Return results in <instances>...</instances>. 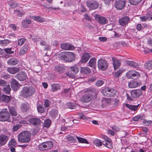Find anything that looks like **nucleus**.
Segmentation results:
<instances>
[{
	"label": "nucleus",
	"mask_w": 152,
	"mask_h": 152,
	"mask_svg": "<svg viewBox=\"0 0 152 152\" xmlns=\"http://www.w3.org/2000/svg\"><path fill=\"white\" fill-rule=\"evenodd\" d=\"M29 49V47L27 45L25 44L20 49V55H23L25 54Z\"/></svg>",
	"instance_id": "e433bc0d"
},
{
	"label": "nucleus",
	"mask_w": 152,
	"mask_h": 152,
	"mask_svg": "<svg viewBox=\"0 0 152 152\" xmlns=\"http://www.w3.org/2000/svg\"><path fill=\"white\" fill-rule=\"evenodd\" d=\"M10 111L12 116H16L17 115L16 109L14 107H9Z\"/></svg>",
	"instance_id": "c03bdc74"
},
{
	"label": "nucleus",
	"mask_w": 152,
	"mask_h": 152,
	"mask_svg": "<svg viewBox=\"0 0 152 152\" xmlns=\"http://www.w3.org/2000/svg\"><path fill=\"white\" fill-rule=\"evenodd\" d=\"M15 12H17V16L19 17H20L22 16L23 15H24V13L22 12L21 11L19 10H15Z\"/></svg>",
	"instance_id": "052dcab7"
},
{
	"label": "nucleus",
	"mask_w": 152,
	"mask_h": 152,
	"mask_svg": "<svg viewBox=\"0 0 152 152\" xmlns=\"http://www.w3.org/2000/svg\"><path fill=\"white\" fill-rule=\"evenodd\" d=\"M65 69L63 66L58 65L56 66L54 68V70L57 72L63 73L64 72Z\"/></svg>",
	"instance_id": "bb28decb"
},
{
	"label": "nucleus",
	"mask_w": 152,
	"mask_h": 152,
	"mask_svg": "<svg viewBox=\"0 0 152 152\" xmlns=\"http://www.w3.org/2000/svg\"><path fill=\"white\" fill-rule=\"evenodd\" d=\"M151 12H149L147 13L146 15L144 16H140V20L142 22H144L147 20H150L152 19V17L150 15V14L151 13Z\"/></svg>",
	"instance_id": "a878e982"
},
{
	"label": "nucleus",
	"mask_w": 152,
	"mask_h": 152,
	"mask_svg": "<svg viewBox=\"0 0 152 152\" xmlns=\"http://www.w3.org/2000/svg\"><path fill=\"white\" fill-rule=\"evenodd\" d=\"M77 140L78 142L80 143L89 144V142L86 139L77 136Z\"/></svg>",
	"instance_id": "79ce46f5"
},
{
	"label": "nucleus",
	"mask_w": 152,
	"mask_h": 152,
	"mask_svg": "<svg viewBox=\"0 0 152 152\" xmlns=\"http://www.w3.org/2000/svg\"><path fill=\"white\" fill-rule=\"evenodd\" d=\"M140 76L139 73L135 71H129L126 74V76L128 78L133 79H137Z\"/></svg>",
	"instance_id": "1a4fd4ad"
},
{
	"label": "nucleus",
	"mask_w": 152,
	"mask_h": 152,
	"mask_svg": "<svg viewBox=\"0 0 152 152\" xmlns=\"http://www.w3.org/2000/svg\"><path fill=\"white\" fill-rule=\"evenodd\" d=\"M53 146L51 142L48 141L42 143L40 144L39 147V149L41 151L52 148Z\"/></svg>",
	"instance_id": "423d86ee"
},
{
	"label": "nucleus",
	"mask_w": 152,
	"mask_h": 152,
	"mask_svg": "<svg viewBox=\"0 0 152 152\" xmlns=\"http://www.w3.org/2000/svg\"><path fill=\"white\" fill-rule=\"evenodd\" d=\"M112 61H113V64L114 69L116 70L119 68L121 65L120 60L114 57H113Z\"/></svg>",
	"instance_id": "f3484780"
},
{
	"label": "nucleus",
	"mask_w": 152,
	"mask_h": 152,
	"mask_svg": "<svg viewBox=\"0 0 152 152\" xmlns=\"http://www.w3.org/2000/svg\"><path fill=\"white\" fill-rule=\"evenodd\" d=\"M101 92L104 96L110 97L113 96L116 93V91L114 89L108 88L103 89Z\"/></svg>",
	"instance_id": "39448f33"
},
{
	"label": "nucleus",
	"mask_w": 152,
	"mask_h": 152,
	"mask_svg": "<svg viewBox=\"0 0 152 152\" xmlns=\"http://www.w3.org/2000/svg\"><path fill=\"white\" fill-rule=\"evenodd\" d=\"M10 96L5 95H1L0 97V100L4 102H8L10 99Z\"/></svg>",
	"instance_id": "c9c22d12"
},
{
	"label": "nucleus",
	"mask_w": 152,
	"mask_h": 152,
	"mask_svg": "<svg viewBox=\"0 0 152 152\" xmlns=\"http://www.w3.org/2000/svg\"><path fill=\"white\" fill-rule=\"evenodd\" d=\"M61 85L58 83H54L51 85V90L53 92L57 91L60 88Z\"/></svg>",
	"instance_id": "cd10ccee"
},
{
	"label": "nucleus",
	"mask_w": 152,
	"mask_h": 152,
	"mask_svg": "<svg viewBox=\"0 0 152 152\" xmlns=\"http://www.w3.org/2000/svg\"><path fill=\"white\" fill-rule=\"evenodd\" d=\"M9 137L4 134L0 135V145H3L8 140Z\"/></svg>",
	"instance_id": "412c9836"
},
{
	"label": "nucleus",
	"mask_w": 152,
	"mask_h": 152,
	"mask_svg": "<svg viewBox=\"0 0 152 152\" xmlns=\"http://www.w3.org/2000/svg\"><path fill=\"white\" fill-rule=\"evenodd\" d=\"M4 50L6 53L8 54H12L14 53V51H12L11 48H6L4 49Z\"/></svg>",
	"instance_id": "13d9d810"
},
{
	"label": "nucleus",
	"mask_w": 152,
	"mask_h": 152,
	"mask_svg": "<svg viewBox=\"0 0 152 152\" xmlns=\"http://www.w3.org/2000/svg\"><path fill=\"white\" fill-rule=\"evenodd\" d=\"M30 38L34 42H37L39 41L41 39L40 36H37L34 35H30Z\"/></svg>",
	"instance_id": "3c124183"
},
{
	"label": "nucleus",
	"mask_w": 152,
	"mask_h": 152,
	"mask_svg": "<svg viewBox=\"0 0 152 152\" xmlns=\"http://www.w3.org/2000/svg\"><path fill=\"white\" fill-rule=\"evenodd\" d=\"M125 6V2L124 0H120L116 2L115 6L119 10L122 9Z\"/></svg>",
	"instance_id": "6ab92c4d"
},
{
	"label": "nucleus",
	"mask_w": 152,
	"mask_h": 152,
	"mask_svg": "<svg viewBox=\"0 0 152 152\" xmlns=\"http://www.w3.org/2000/svg\"><path fill=\"white\" fill-rule=\"evenodd\" d=\"M96 80V77L95 76H92L90 77L88 79V81L89 83H91L94 81Z\"/></svg>",
	"instance_id": "338daca9"
},
{
	"label": "nucleus",
	"mask_w": 152,
	"mask_h": 152,
	"mask_svg": "<svg viewBox=\"0 0 152 152\" xmlns=\"http://www.w3.org/2000/svg\"><path fill=\"white\" fill-rule=\"evenodd\" d=\"M37 109L38 112L41 113H43L45 110L42 104L39 102L37 103Z\"/></svg>",
	"instance_id": "c756f323"
},
{
	"label": "nucleus",
	"mask_w": 152,
	"mask_h": 152,
	"mask_svg": "<svg viewBox=\"0 0 152 152\" xmlns=\"http://www.w3.org/2000/svg\"><path fill=\"white\" fill-rule=\"evenodd\" d=\"M78 10L82 12H84L86 11V9L82 5H81L78 7Z\"/></svg>",
	"instance_id": "774afa93"
},
{
	"label": "nucleus",
	"mask_w": 152,
	"mask_h": 152,
	"mask_svg": "<svg viewBox=\"0 0 152 152\" xmlns=\"http://www.w3.org/2000/svg\"><path fill=\"white\" fill-rule=\"evenodd\" d=\"M7 63L10 65H15L18 63V61L16 58H12L9 59Z\"/></svg>",
	"instance_id": "c85d7f7f"
},
{
	"label": "nucleus",
	"mask_w": 152,
	"mask_h": 152,
	"mask_svg": "<svg viewBox=\"0 0 152 152\" xmlns=\"http://www.w3.org/2000/svg\"><path fill=\"white\" fill-rule=\"evenodd\" d=\"M60 47L64 50H71L75 49L74 46L69 43H63L61 45Z\"/></svg>",
	"instance_id": "f8f14e48"
},
{
	"label": "nucleus",
	"mask_w": 152,
	"mask_h": 152,
	"mask_svg": "<svg viewBox=\"0 0 152 152\" xmlns=\"http://www.w3.org/2000/svg\"><path fill=\"white\" fill-rule=\"evenodd\" d=\"M10 90L11 88L9 84L4 87L3 89V91L4 93L7 94H9L10 93Z\"/></svg>",
	"instance_id": "49530a36"
},
{
	"label": "nucleus",
	"mask_w": 152,
	"mask_h": 152,
	"mask_svg": "<svg viewBox=\"0 0 152 152\" xmlns=\"http://www.w3.org/2000/svg\"><path fill=\"white\" fill-rule=\"evenodd\" d=\"M145 69H150L152 68V61H148L145 63L144 64Z\"/></svg>",
	"instance_id": "37998d69"
},
{
	"label": "nucleus",
	"mask_w": 152,
	"mask_h": 152,
	"mask_svg": "<svg viewBox=\"0 0 152 152\" xmlns=\"http://www.w3.org/2000/svg\"><path fill=\"white\" fill-rule=\"evenodd\" d=\"M85 91L86 94L80 98V100L84 102H90L93 98V93H96L95 89L94 88H89L85 89Z\"/></svg>",
	"instance_id": "f257e3e1"
},
{
	"label": "nucleus",
	"mask_w": 152,
	"mask_h": 152,
	"mask_svg": "<svg viewBox=\"0 0 152 152\" xmlns=\"http://www.w3.org/2000/svg\"><path fill=\"white\" fill-rule=\"evenodd\" d=\"M31 137V134L29 132L23 131L18 136V141L22 143H28L30 142Z\"/></svg>",
	"instance_id": "f03ea898"
},
{
	"label": "nucleus",
	"mask_w": 152,
	"mask_h": 152,
	"mask_svg": "<svg viewBox=\"0 0 152 152\" xmlns=\"http://www.w3.org/2000/svg\"><path fill=\"white\" fill-rule=\"evenodd\" d=\"M145 117V115L143 114L139 115L133 118V120L134 121H138L144 120Z\"/></svg>",
	"instance_id": "58836bf2"
},
{
	"label": "nucleus",
	"mask_w": 152,
	"mask_h": 152,
	"mask_svg": "<svg viewBox=\"0 0 152 152\" xmlns=\"http://www.w3.org/2000/svg\"><path fill=\"white\" fill-rule=\"evenodd\" d=\"M8 85L6 81L4 80L0 79V86H1L4 87L6 86L7 85Z\"/></svg>",
	"instance_id": "4d7b16f0"
},
{
	"label": "nucleus",
	"mask_w": 152,
	"mask_h": 152,
	"mask_svg": "<svg viewBox=\"0 0 152 152\" xmlns=\"http://www.w3.org/2000/svg\"><path fill=\"white\" fill-rule=\"evenodd\" d=\"M113 101V99L110 98H104L102 100L101 106L104 107L107 106V105L111 104Z\"/></svg>",
	"instance_id": "aec40b11"
},
{
	"label": "nucleus",
	"mask_w": 152,
	"mask_h": 152,
	"mask_svg": "<svg viewBox=\"0 0 152 152\" xmlns=\"http://www.w3.org/2000/svg\"><path fill=\"white\" fill-rule=\"evenodd\" d=\"M80 72L81 73L88 74L91 72V70L88 67H81Z\"/></svg>",
	"instance_id": "4c0bfd02"
},
{
	"label": "nucleus",
	"mask_w": 152,
	"mask_h": 152,
	"mask_svg": "<svg viewBox=\"0 0 152 152\" xmlns=\"http://www.w3.org/2000/svg\"><path fill=\"white\" fill-rule=\"evenodd\" d=\"M89 66L94 68L96 65V61L95 58H93L91 59L88 62Z\"/></svg>",
	"instance_id": "f704fd0d"
},
{
	"label": "nucleus",
	"mask_w": 152,
	"mask_h": 152,
	"mask_svg": "<svg viewBox=\"0 0 152 152\" xmlns=\"http://www.w3.org/2000/svg\"><path fill=\"white\" fill-rule=\"evenodd\" d=\"M21 107L22 111L23 112H25L29 110L30 108V106L28 103H25L21 104Z\"/></svg>",
	"instance_id": "72a5a7b5"
},
{
	"label": "nucleus",
	"mask_w": 152,
	"mask_h": 152,
	"mask_svg": "<svg viewBox=\"0 0 152 152\" xmlns=\"http://www.w3.org/2000/svg\"><path fill=\"white\" fill-rule=\"evenodd\" d=\"M51 124V121L49 119H47L44 121L43 126L44 127L48 128Z\"/></svg>",
	"instance_id": "09e8293b"
},
{
	"label": "nucleus",
	"mask_w": 152,
	"mask_h": 152,
	"mask_svg": "<svg viewBox=\"0 0 152 152\" xmlns=\"http://www.w3.org/2000/svg\"><path fill=\"white\" fill-rule=\"evenodd\" d=\"M8 144L10 146L16 147L17 145V143L14 139H12L10 141Z\"/></svg>",
	"instance_id": "603ef678"
},
{
	"label": "nucleus",
	"mask_w": 152,
	"mask_h": 152,
	"mask_svg": "<svg viewBox=\"0 0 152 152\" xmlns=\"http://www.w3.org/2000/svg\"><path fill=\"white\" fill-rule=\"evenodd\" d=\"M75 55L72 52H66L65 61L67 62H71L75 60Z\"/></svg>",
	"instance_id": "9d476101"
},
{
	"label": "nucleus",
	"mask_w": 152,
	"mask_h": 152,
	"mask_svg": "<svg viewBox=\"0 0 152 152\" xmlns=\"http://www.w3.org/2000/svg\"><path fill=\"white\" fill-rule=\"evenodd\" d=\"M51 114L53 117H55L58 115V112L57 110H53L51 112Z\"/></svg>",
	"instance_id": "bf43d9fd"
},
{
	"label": "nucleus",
	"mask_w": 152,
	"mask_h": 152,
	"mask_svg": "<svg viewBox=\"0 0 152 152\" xmlns=\"http://www.w3.org/2000/svg\"><path fill=\"white\" fill-rule=\"evenodd\" d=\"M141 84V83L140 82L132 81L129 83L128 86L130 88H134L140 86Z\"/></svg>",
	"instance_id": "4be33fe9"
},
{
	"label": "nucleus",
	"mask_w": 152,
	"mask_h": 152,
	"mask_svg": "<svg viewBox=\"0 0 152 152\" xmlns=\"http://www.w3.org/2000/svg\"><path fill=\"white\" fill-rule=\"evenodd\" d=\"M29 121L31 124L36 126H40L41 124V120L37 118H31L29 119Z\"/></svg>",
	"instance_id": "2eb2a0df"
},
{
	"label": "nucleus",
	"mask_w": 152,
	"mask_h": 152,
	"mask_svg": "<svg viewBox=\"0 0 152 152\" xmlns=\"http://www.w3.org/2000/svg\"><path fill=\"white\" fill-rule=\"evenodd\" d=\"M50 102V101L48 100L45 99L44 101V105L45 107L47 108L49 107Z\"/></svg>",
	"instance_id": "680f3d73"
},
{
	"label": "nucleus",
	"mask_w": 152,
	"mask_h": 152,
	"mask_svg": "<svg viewBox=\"0 0 152 152\" xmlns=\"http://www.w3.org/2000/svg\"><path fill=\"white\" fill-rule=\"evenodd\" d=\"M31 20L26 18L23 20L22 22V25L23 27L25 28H27L29 24L31 23Z\"/></svg>",
	"instance_id": "7c9ffc66"
},
{
	"label": "nucleus",
	"mask_w": 152,
	"mask_h": 152,
	"mask_svg": "<svg viewBox=\"0 0 152 152\" xmlns=\"http://www.w3.org/2000/svg\"><path fill=\"white\" fill-rule=\"evenodd\" d=\"M130 20L128 16H125L119 19V22L120 25L122 26L127 25Z\"/></svg>",
	"instance_id": "4468645a"
},
{
	"label": "nucleus",
	"mask_w": 152,
	"mask_h": 152,
	"mask_svg": "<svg viewBox=\"0 0 152 152\" xmlns=\"http://www.w3.org/2000/svg\"><path fill=\"white\" fill-rule=\"evenodd\" d=\"M95 19L99 23L102 24H104L107 22V20L105 17L101 16L99 15L96 14L94 16Z\"/></svg>",
	"instance_id": "9b49d317"
},
{
	"label": "nucleus",
	"mask_w": 152,
	"mask_h": 152,
	"mask_svg": "<svg viewBox=\"0 0 152 152\" xmlns=\"http://www.w3.org/2000/svg\"><path fill=\"white\" fill-rule=\"evenodd\" d=\"M122 71L121 70H119L115 72V78H118L120 75L122 73Z\"/></svg>",
	"instance_id": "69168bd1"
},
{
	"label": "nucleus",
	"mask_w": 152,
	"mask_h": 152,
	"mask_svg": "<svg viewBox=\"0 0 152 152\" xmlns=\"http://www.w3.org/2000/svg\"><path fill=\"white\" fill-rule=\"evenodd\" d=\"M20 70L18 68L15 67H9L7 69L8 72L10 74H14L18 72Z\"/></svg>",
	"instance_id": "473e14b6"
},
{
	"label": "nucleus",
	"mask_w": 152,
	"mask_h": 152,
	"mask_svg": "<svg viewBox=\"0 0 152 152\" xmlns=\"http://www.w3.org/2000/svg\"><path fill=\"white\" fill-rule=\"evenodd\" d=\"M103 82L102 80H97L96 83V85L98 86H100L103 84Z\"/></svg>",
	"instance_id": "0e129e2a"
},
{
	"label": "nucleus",
	"mask_w": 152,
	"mask_h": 152,
	"mask_svg": "<svg viewBox=\"0 0 152 152\" xmlns=\"http://www.w3.org/2000/svg\"><path fill=\"white\" fill-rule=\"evenodd\" d=\"M10 84L11 87L13 88L14 90H16L18 89L19 84L16 80L13 79H12L10 81Z\"/></svg>",
	"instance_id": "393cba45"
},
{
	"label": "nucleus",
	"mask_w": 152,
	"mask_h": 152,
	"mask_svg": "<svg viewBox=\"0 0 152 152\" xmlns=\"http://www.w3.org/2000/svg\"><path fill=\"white\" fill-rule=\"evenodd\" d=\"M103 139L104 140L103 141V145L110 149L112 148L113 146L111 140L106 136H103Z\"/></svg>",
	"instance_id": "6e6552de"
},
{
	"label": "nucleus",
	"mask_w": 152,
	"mask_h": 152,
	"mask_svg": "<svg viewBox=\"0 0 152 152\" xmlns=\"http://www.w3.org/2000/svg\"><path fill=\"white\" fill-rule=\"evenodd\" d=\"M26 39L25 38H21L19 39L18 41V45L21 46L22 45L26 42Z\"/></svg>",
	"instance_id": "864d4df0"
},
{
	"label": "nucleus",
	"mask_w": 152,
	"mask_h": 152,
	"mask_svg": "<svg viewBox=\"0 0 152 152\" xmlns=\"http://www.w3.org/2000/svg\"><path fill=\"white\" fill-rule=\"evenodd\" d=\"M126 106L132 111H135L137 109L139 106V104L137 105H132L127 103L126 104Z\"/></svg>",
	"instance_id": "ea45409f"
},
{
	"label": "nucleus",
	"mask_w": 152,
	"mask_h": 152,
	"mask_svg": "<svg viewBox=\"0 0 152 152\" xmlns=\"http://www.w3.org/2000/svg\"><path fill=\"white\" fill-rule=\"evenodd\" d=\"M143 122L145 125L148 126L152 124V121H147L144 119L143 121Z\"/></svg>",
	"instance_id": "e2e57ef3"
},
{
	"label": "nucleus",
	"mask_w": 152,
	"mask_h": 152,
	"mask_svg": "<svg viewBox=\"0 0 152 152\" xmlns=\"http://www.w3.org/2000/svg\"><path fill=\"white\" fill-rule=\"evenodd\" d=\"M9 5L12 8H14L17 7L18 5V4L16 2H14L13 3H11L10 2H9L8 3Z\"/></svg>",
	"instance_id": "6e6d98bb"
},
{
	"label": "nucleus",
	"mask_w": 152,
	"mask_h": 152,
	"mask_svg": "<svg viewBox=\"0 0 152 152\" xmlns=\"http://www.w3.org/2000/svg\"><path fill=\"white\" fill-rule=\"evenodd\" d=\"M97 65L99 69L104 71L108 67V63L105 60L101 59L98 60Z\"/></svg>",
	"instance_id": "0eeeda50"
},
{
	"label": "nucleus",
	"mask_w": 152,
	"mask_h": 152,
	"mask_svg": "<svg viewBox=\"0 0 152 152\" xmlns=\"http://www.w3.org/2000/svg\"><path fill=\"white\" fill-rule=\"evenodd\" d=\"M66 52H62L60 53L58 55V57L61 60L65 61Z\"/></svg>",
	"instance_id": "a19ab883"
},
{
	"label": "nucleus",
	"mask_w": 152,
	"mask_h": 152,
	"mask_svg": "<svg viewBox=\"0 0 152 152\" xmlns=\"http://www.w3.org/2000/svg\"><path fill=\"white\" fill-rule=\"evenodd\" d=\"M90 57L89 53H84L83 55L81 60V63H85L87 62Z\"/></svg>",
	"instance_id": "5701e85b"
},
{
	"label": "nucleus",
	"mask_w": 152,
	"mask_h": 152,
	"mask_svg": "<svg viewBox=\"0 0 152 152\" xmlns=\"http://www.w3.org/2000/svg\"><path fill=\"white\" fill-rule=\"evenodd\" d=\"M86 4L88 7L92 10L96 9L98 6V3L95 1L92 2L90 1H88L87 2Z\"/></svg>",
	"instance_id": "dca6fc26"
},
{
	"label": "nucleus",
	"mask_w": 152,
	"mask_h": 152,
	"mask_svg": "<svg viewBox=\"0 0 152 152\" xmlns=\"http://www.w3.org/2000/svg\"><path fill=\"white\" fill-rule=\"evenodd\" d=\"M35 91V89L32 87L25 86L21 91V95L25 98L31 96Z\"/></svg>",
	"instance_id": "7ed1b4c3"
},
{
	"label": "nucleus",
	"mask_w": 152,
	"mask_h": 152,
	"mask_svg": "<svg viewBox=\"0 0 152 152\" xmlns=\"http://www.w3.org/2000/svg\"><path fill=\"white\" fill-rule=\"evenodd\" d=\"M31 18L34 20L40 22H42L44 21V19L43 18L39 16H32Z\"/></svg>",
	"instance_id": "de8ad7c7"
},
{
	"label": "nucleus",
	"mask_w": 152,
	"mask_h": 152,
	"mask_svg": "<svg viewBox=\"0 0 152 152\" xmlns=\"http://www.w3.org/2000/svg\"><path fill=\"white\" fill-rule=\"evenodd\" d=\"M66 138L68 143L72 144L75 142V138L72 135H69L66 136Z\"/></svg>",
	"instance_id": "2f4dec72"
},
{
	"label": "nucleus",
	"mask_w": 152,
	"mask_h": 152,
	"mask_svg": "<svg viewBox=\"0 0 152 152\" xmlns=\"http://www.w3.org/2000/svg\"><path fill=\"white\" fill-rule=\"evenodd\" d=\"M94 143L97 147H99L102 145L103 144L101 140L98 139H96L94 140L93 141Z\"/></svg>",
	"instance_id": "a18cd8bd"
},
{
	"label": "nucleus",
	"mask_w": 152,
	"mask_h": 152,
	"mask_svg": "<svg viewBox=\"0 0 152 152\" xmlns=\"http://www.w3.org/2000/svg\"><path fill=\"white\" fill-rule=\"evenodd\" d=\"M10 41L8 39H4L0 40V46H4L7 45L10 43Z\"/></svg>",
	"instance_id": "8fccbe9b"
},
{
	"label": "nucleus",
	"mask_w": 152,
	"mask_h": 152,
	"mask_svg": "<svg viewBox=\"0 0 152 152\" xmlns=\"http://www.w3.org/2000/svg\"><path fill=\"white\" fill-rule=\"evenodd\" d=\"M142 94L141 90L135 89L133 90L131 92V94L132 97L134 98H139Z\"/></svg>",
	"instance_id": "ddd939ff"
},
{
	"label": "nucleus",
	"mask_w": 152,
	"mask_h": 152,
	"mask_svg": "<svg viewBox=\"0 0 152 152\" xmlns=\"http://www.w3.org/2000/svg\"><path fill=\"white\" fill-rule=\"evenodd\" d=\"M7 110V109L6 108L0 112V121H8V122L11 121L9 120L10 114Z\"/></svg>",
	"instance_id": "20e7f679"
},
{
	"label": "nucleus",
	"mask_w": 152,
	"mask_h": 152,
	"mask_svg": "<svg viewBox=\"0 0 152 152\" xmlns=\"http://www.w3.org/2000/svg\"><path fill=\"white\" fill-rule=\"evenodd\" d=\"M75 69L74 67H71L69 68L68 72L66 73L67 76L70 77H73L75 74Z\"/></svg>",
	"instance_id": "b1692460"
},
{
	"label": "nucleus",
	"mask_w": 152,
	"mask_h": 152,
	"mask_svg": "<svg viewBox=\"0 0 152 152\" xmlns=\"http://www.w3.org/2000/svg\"><path fill=\"white\" fill-rule=\"evenodd\" d=\"M16 77L19 80L22 81L26 79L27 75L24 72H20L16 75Z\"/></svg>",
	"instance_id": "a211bd4d"
},
{
	"label": "nucleus",
	"mask_w": 152,
	"mask_h": 152,
	"mask_svg": "<svg viewBox=\"0 0 152 152\" xmlns=\"http://www.w3.org/2000/svg\"><path fill=\"white\" fill-rule=\"evenodd\" d=\"M142 0H129L131 4L133 5H136L140 3Z\"/></svg>",
	"instance_id": "5fc2aeb1"
}]
</instances>
